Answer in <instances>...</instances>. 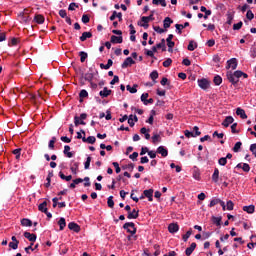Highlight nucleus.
Masks as SVG:
<instances>
[{
	"mask_svg": "<svg viewBox=\"0 0 256 256\" xmlns=\"http://www.w3.org/2000/svg\"><path fill=\"white\" fill-rule=\"evenodd\" d=\"M153 5H161V7H167L165 0H152Z\"/></svg>",
	"mask_w": 256,
	"mask_h": 256,
	"instance_id": "34",
	"label": "nucleus"
},
{
	"mask_svg": "<svg viewBox=\"0 0 256 256\" xmlns=\"http://www.w3.org/2000/svg\"><path fill=\"white\" fill-rule=\"evenodd\" d=\"M242 170L244 171V173H249V171H251V167L249 166V164L243 163Z\"/></svg>",
	"mask_w": 256,
	"mask_h": 256,
	"instance_id": "52",
	"label": "nucleus"
},
{
	"mask_svg": "<svg viewBox=\"0 0 256 256\" xmlns=\"http://www.w3.org/2000/svg\"><path fill=\"white\" fill-rule=\"evenodd\" d=\"M171 63H173V60L168 58L163 62V67H171Z\"/></svg>",
	"mask_w": 256,
	"mask_h": 256,
	"instance_id": "55",
	"label": "nucleus"
},
{
	"mask_svg": "<svg viewBox=\"0 0 256 256\" xmlns=\"http://www.w3.org/2000/svg\"><path fill=\"white\" fill-rule=\"evenodd\" d=\"M38 209H39V211H41L42 213H44L45 209H47V202L44 201V202H42L41 204H39Z\"/></svg>",
	"mask_w": 256,
	"mask_h": 256,
	"instance_id": "48",
	"label": "nucleus"
},
{
	"mask_svg": "<svg viewBox=\"0 0 256 256\" xmlns=\"http://www.w3.org/2000/svg\"><path fill=\"white\" fill-rule=\"evenodd\" d=\"M83 143H89L90 145L95 144V141H97V138L95 136H89L88 138L83 137L82 138Z\"/></svg>",
	"mask_w": 256,
	"mask_h": 256,
	"instance_id": "19",
	"label": "nucleus"
},
{
	"mask_svg": "<svg viewBox=\"0 0 256 256\" xmlns=\"http://www.w3.org/2000/svg\"><path fill=\"white\" fill-rule=\"evenodd\" d=\"M152 143L155 145V144H157V143H161V135H159V134H154L153 136H152Z\"/></svg>",
	"mask_w": 256,
	"mask_h": 256,
	"instance_id": "32",
	"label": "nucleus"
},
{
	"mask_svg": "<svg viewBox=\"0 0 256 256\" xmlns=\"http://www.w3.org/2000/svg\"><path fill=\"white\" fill-rule=\"evenodd\" d=\"M91 165V156H88L86 162L84 163V169H89Z\"/></svg>",
	"mask_w": 256,
	"mask_h": 256,
	"instance_id": "56",
	"label": "nucleus"
},
{
	"mask_svg": "<svg viewBox=\"0 0 256 256\" xmlns=\"http://www.w3.org/2000/svg\"><path fill=\"white\" fill-rule=\"evenodd\" d=\"M150 79H152V81H154L155 83V80L159 79V72H157L156 70L152 71L150 73Z\"/></svg>",
	"mask_w": 256,
	"mask_h": 256,
	"instance_id": "38",
	"label": "nucleus"
},
{
	"mask_svg": "<svg viewBox=\"0 0 256 256\" xmlns=\"http://www.w3.org/2000/svg\"><path fill=\"white\" fill-rule=\"evenodd\" d=\"M93 37V33L91 32H83L82 35L80 36V41H87V39H91Z\"/></svg>",
	"mask_w": 256,
	"mask_h": 256,
	"instance_id": "23",
	"label": "nucleus"
},
{
	"mask_svg": "<svg viewBox=\"0 0 256 256\" xmlns=\"http://www.w3.org/2000/svg\"><path fill=\"white\" fill-rule=\"evenodd\" d=\"M233 121H235L233 116H227L222 122V125L223 127H229V125L233 124Z\"/></svg>",
	"mask_w": 256,
	"mask_h": 256,
	"instance_id": "15",
	"label": "nucleus"
},
{
	"mask_svg": "<svg viewBox=\"0 0 256 256\" xmlns=\"http://www.w3.org/2000/svg\"><path fill=\"white\" fill-rule=\"evenodd\" d=\"M79 57H80L81 63H85V60L87 59L88 54L85 51H81L79 52Z\"/></svg>",
	"mask_w": 256,
	"mask_h": 256,
	"instance_id": "37",
	"label": "nucleus"
},
{
	"mask_svg": "<svg viewBox=\"0 0 256 256\" xmlns=\"http://www.w3.org/2000/svg\"><path fill=\"white\" fill-rule=\"evenodd\" d=\"M172 23H173V20L170 17H166L163 20V27H164V29H169V27H171Z\"/></svg>",
	"mask_w": 256,
	"mask_h": 256,
	"instance_id": "24",
	"label": "nucleus"
},
{
	"mask_svg": "<svg viewBox=\"0 0 256 256\" xmlns=\"http://www.w3.org/2000/svg\"><path fill=\"white\" fill-rule=\"evenodd\" d=\"M90 72H87L84 75V79L85 81H88L89 83H91L93 81V77H95V73H93V69H89Z\"/></svg>",
	"mask_w": 256,
	"mask_h": 256,
	"instance_id": "13",
	"label": "nucleus"
},
{
	"mask_svg": "<svg viewBox=\"0 0 256 256\" xmlns=\"http://www.w3.org/2000/svg\"><path fill=\"white\" fill-rule=\"evenodd\" d=\"M243 211L249 213V215H253L255 213V205L244 206Z\"/></svg>",
	"mask_w": 256,
	"mask_h": 256,
	"instance_id": "22",
	"label": "nucleus"
},
{
	"mask_svg": "<svg viewBox=\"0 0 256 256\" xmlns=\"http://www.w3.org/2000/svg\"><path fill=\"white\" fill-rule=\"evenodd\" d=\"M188 51H195L197 49V43H195L193 40H191L188 44Z\"/></svg>",
	"mask_w": 256,
	"mask_h": 256,
	"instance_id": "35",
	"label": "nucleus"
},
{
	"mask_svg": "<svg viewBox=\"0 0 256 256\" xmlns=\"http://www.w3.org/2000/svg\"><path fill=\"white\" fill-rule=\"evenodd\" d=\"M226 77H227L228 81H229L230 83H232V85H237V83H239V78L235 77V76L233 75V72H231V71H228V72L226 73Z\"/></svg>",
	"mask_w": 256,
	"mask_h": 256,
	"instance_id": "4",
	"label": "nucleus"
},
{
	"mask_svg": "<svg viewBox=\"0 0 256 256\" xmlns=\"http://www.w3.org/2000/svg\"><path fill=\"white\" fill-rule=\"evenodd\" d=\"M58 225L60 227V231H63V229H65V227H67V222L65 221V218H60L58 221Z\"/></svg>",
	"mask_w": 256,
	"mask_h": 256,
	"instance_id": "30",
	"label": "nucleus"
},
{
	"mask_svg": "<svg viewBox=\"0 0 256 256\" xmlns=\"http://www.w3.org/2000/svg\"><path fill=\"white\" fill-rule=\"evenodd\" d=\"M57 141L56 137H52V139L49 141L48 147L49 149L53 150L55 149V142Z\"/></svg>",
	"mask_w": 256,
	"mask_h": 256,
	"instance_id": "42",
	"label": "nucleus"
},
{
	"mask_svg": "<svg viewBox=\"0 0 256 256\" xmlns=\"http://www.w3.org/2000/svg\"><path fill=\"white\" fill-rule=\"evenodd\" d=\"M122 169H129V171H133V169H135V164L130 163L128 165L122 166Z\"/></svg>",
	"mask_w": 256,
	"mask_h": 256,
	"instance_id": "58",
	"label": "nucleus"
},
{
	"mask_svg": "<svg viewBox=\"0 0 256 256\" xmlns=\"http://www.w3.org/2000/svg\"><path fill=\"white\" fill-rule=\"evenodd\" d=\"M213 83L217 86L221 85L223 83V78L221 76L216 75L214 76Z\"/></svg>",
	"mask_w": 256,
	"mask_h": 256,
	"instance_id": "33",
	"label": "nucleus"
},
{
	"mask_svg": "<svg viewBox=\"0 0 256 256\" xmlns=\"http://www.w3.org/2000/svg\"><path fill=\"white\" fill-rule=\"evenodd\" d=\"M219 202H221V199L214 198L210 201L209 207H215V205H219Z\"/></svg>",
	"mask_w": 256,
	"mask_h": 256,
	"instance_id": "44",
	"label": "nucleus"
},
{
	"mask_svg": "<svg viewBox=\"0 0 256 256\" xmlns=\"http://www.w3.org/2000/svg\"><path fill=\"white\" fill-rule=\"evenodd\" d=\"M241 27H243V22H242V21H240V22L234 24V25H233V30H234V31H239V29H241Z\"/></svg>",
	"mask_w": 256,
	"mask_h": 256,
	"instance_id": "53",
	"label": "nucleus"
},
{
	"mask_svg": "<svg viewBox=\"0 0 256 256\" xmlns=\"http://www.w3.org/2000/svg\"><path fill=\"white\" fill-rule=\"evenodd\" d=\"M197 83L200 89H203V91H207V89L211 87V82L207 80V78L198 79Z\"/></svg>",
	"mask_w": 256,
	"mask_h": 256,
	"instance_id": "1",
	"label": "nucleus"
},
{
	"mask_svg": "<svg viewBox=\"0 0 256 256\" xmlns=\"http://www.w3.org/2000/svg\"><path fill=\"white\" fill-rule=\"evenodd\" d=\"M185 27H189V22H185L184 24H176V33H178V35H181V33H183L181 30L185 29Z\"/></svg>",
	"mask_w": 256,
	"mask_h": 256,
	"instance_id": "11",
	"label": "nucleus"
},
{
	"mask_svg": "<svg viewBox=\"0 0 256 256\" xmlns=\"http://www.w3.org/2000/svg\"><path fill=\"white\" fill-rule=\"evenodd\" d=\"M112 91L108 90L107 87H104V89L102 91L99 92L100 97L105 98V97H109V95H111Z\"/></svg>",
	"mask_w": 256,
	"mask_h": 256,
	"instance_id": "26",
	"label": "nucleus"
},
{
	"mask_svg": "<svg viewBox=\"0 0 256 256\" xmlns=\"http://www.w3.org/2000/svg\"><path fill=\"white\" fill-rule=\"evenodd\" d=\"M241 145H243V143L241 142H236L234 147H233V151L234 153H239V151L241 150Z\"/></svg>",
	"mask_w": 256,
	"mask_h": 256,
	"instance_id": "41",
	"label": "nucleus"
},
{
	"mask_svg": "<svg viewBox=\"0 0 256 256\" xmlns=\"http://www.w3.org/2000/svg\"><path fill=\"white\" fill-rule=\"evenodd\" d=\"M71 151V147L69 145L64 146V155H66L69 159H71V157H73V152H69Z\"/></svg>",
	"mask_w": 256,
	"mask_h": 256,
	"instance_id": "28",
	"label": "nucleus"
},
{
	"mask_svg": "<svg viewBox=\"0 0 256 256\" xmlns=\"http://www.w3.org/2000/svg\"><path fill=\"white\" fill-rule=\"evenodd\" d=\"M68 229H70V231H74V233H79V231H81V226L75 222H70L68 224Z\"/></svg>",
	"mask_w": 256,
	"mask_h": 256,
	"instance_id": "6",
	"label": "nucleus"
},
{
	"mask_svg": "<svg viewBox=\"0 0 256 256\" xmlns=\"http://www.w3.org/2000/svg\"><path fill=\"white\" fill-rule=\"evenodd\" d=\"M236 115L241 117V119H247V114L245 113V110L243 108H237Z\"/></svg>",
	"mask_w": 256,
	"mask_h": 256,
	"instance_id": "25",
	"label": "nucleus"
},
{
	"mask_svg": "<svg viewBox=\"0 0 256 256\" xmlns=\"http://www.w3.org/2000/svg\"><path fill=\"white\" fill-rule=\"evenodd\" d=\"M157 49H162V51H167V46H165V39L161 40V43L156 45Z\"/></svg>",
	"mask_w": 256,
	"mask_h": 256,
	"instance_id": "36",
	"label": "nucleus"
},
{
	"mask_svg": "<svg viewBox=\"0 0 256 256\" xmlns=\"http://www.w3.org/2000/svg\"><path fill=\"white\" fill-rule=\"evenodd\" d=\"M107 205H108V207H110V209H113V207H115V202L113 201V196L108 197Z\"/></svg>",
	"mask_w": 256,
	"mask_h": 256,
	"instance_id": "43",
	"label": "nucleus"
},
{
	"mask_svg": "<svg viewBox=\"0 0 256 256\" xmlns=\"http://www.w3.org/2000/svg\"><path fill=\"white\" fill-rule=\"evenodd\" d=\"M250 151L254 154V157H256V143L250 145Z\"/></svg>",
	"mask_w": 256,
	"mask_h": 256,
	"instance_id": "64",
	"label": "nucleus"
},
{
	"mask_svg": "<svg viewBox=\"0 0 256 256\" xmlns=\"http://www.w3.org/2000/svg\"><path fill=\"white\" fill-rule=\"evenodd\" d=\"M246 19H248V21H253V19H255V14H253V11H251V10L247 11Z\"/></svg>",
	"mask_w": 256,
	"mask_h": 256,
	"instance_id": "40",
	"label": "nucleus"
},
{
	"mask_svg": "<svg viewBox=\"0 0 256 256\" xmlns=\"http://www.w3.org/2000/svg\"><path fill=\"white\" fill-rule=\"evenodd\" d=\"M79 169V162L72 161V165L70 167V170L74 175H77V171Z\"/></svg>",
	"mask_w": 256,
	"mask_h": 256,
	"instance_id": "27",
	"label": "nucleus"
},
{
	"mask_svg": "<svg viewBox=\"0 0 256 256\" xmlns=\"http://www.w3.org/2000/svg\"><path fill=\"white\" fill-rule=\"evenodd\" d=\"M232 75H234V77H236V79H241V77H243V71L237 70L235 72H232Z\"/></svg>",
	"mask_w": 256,
	"mask_h": 256,
	"instance_id": "49",
	"label": "nucleus"
},
{
	"mask_svg": "<svg viewBox=\"0 0 256 256\" xmlns=\"http://www.w3.org/2000/svg\"><path fill=\"white\" fill-rule=\"evenodd\" d=\"M9 247H11V249H17V247H19V241L10 242Z\"/></svg>",
	"mask_w": 256,
	"mask_h": 256,
	"instance_id": "62",
	"label": "nucleus"
},
{
	"mask_svg": "<svg viewBox=\"0 0 256 256\" xmlns=\"http://www.w3.org/2000/svg\"><path fill=\"white\" fill-rule=\"evenodd\" d=\"M184 135L185 137H187L188 139L191 138V137H195V133L189 131V130H185L184 131Z\"/></svg>",
	"mask_w": 256,
	"mask_h": 256,
	"instance_id": "59",
	"label": "nucleus"
},
{
	"mask_svg": "<svg viewBox=\"0 0 256 256\" xmlns=\"http://www.w3.org/2000/svg\"><path fill=\"white\" fill-rule=\"evenodd\" d=\"M154 31H156V33H165V29L159 27V26H154L153 27Z\"/></svg>",
	"mask_w": 256,
	"mask_h": 256,
	"instance_id": "61",
	"label": "nucleus"
},
{
	"mask_svg": "<svg viewBox=\"0 0 256 256\" xmlns=\"http://www.w3.org/2000/svg\"><path fill=\"white\" fill-rule=\"evenodd\" d=\"M137 87H139L137 84H134L133 87L131 85H127L126 89L129 91V93H137Z\"/></svg>",
	"mask_w": 256,
	"mask_h": 256,
	"instance_id": "31",
	"label": "nucleus"
},
{
	"mask_svg": "<svg viewBox=\"0 0 256 256\" xmlns=\"http://www.w3.org/2000/svg\"><path fill=\"white\" fill-rule=\"evenodd\" d=\"M143 195L147 197L148 201H153V189L144 190Z\"/></svg>",
	"mask_w": 256,
	"mask_h": 256,
	"instance_id": "18",
	"label": "nucleus"
},
{
	"mask_svg": "<svg viewBox=\"0 0 256 256\" xmlns=\"http://www.w3.org/2000/svg\"><path fill=\"white\" fill-rule=\"evenodd\" d=\"M218 164L221 165V167H225L227 165V158L222 157L218 160Z\"/></svg>",
	"mask_w": 256,
	"mask_h": 256,
	"instance_id": "50",
	"label": "nucleus"
},
{
	"mask_svg": "<svg viewBox=\"0 0 256 256\" xmlns=\"http://www.w3.org/2000/svg\"><path fill=\"white\" fill-rule=\"evenodd\" d=\"M59 15H60V17H62V19H66V17H68V16H67V11L64 10V9H61V10L59 11Z\"/></svg>",
	"mask_w": 256,
	"mask_h": 256,
	"instance_id": "63",
	"label": "nucleus"
},
{
	"mask_svg": "<svg viewBox=\"0 0 256 256\" xmlns=\"http://www.w3.org/2000/svg\"><path fill=\"white\" fill-rule=\"evenodd\" d=\"M212 137H217L218 139H223V137H225V134L219 133V132L215 131V132L212 134Z\"/></svg>",
	"mask_w": 256,
	"mask_h": 256,
	"instance_id": "60",
	"label": "nucleus"
},
{
	"mask_svg": "<svg viewBox=\"0 0 256 256\" xmlns=\"http://www.w3.org/2000/svg\"><path fill=\"white\" fill-rule=\"evenodd\" d=\"M85 119H87V113L80 114V117L79 116H75L74 117L75 127H79V125H86Z\"/></svg>",
	"mask_w": 256,
	"mask_h": 256,
	"instance_id": "2",
	"label": "nucleus"
},
{
	"mask_svg": "<svg viewBox=\"0 0 256 256\" xmlns=\"http://www.w3.org/2000/svg\"><path fill=\"white\" fill-rule=\"evenodd\" d=\"M197 248V243L193 242L190 247L186 248L185 255L190 256L193 254V251Z\"/></svg>",
	"mask_w": 256,
	"mask_h": 256,
	"instance_id": "12",
	"label": "nucleus"
},
{
	"mask_svg": "<svg viewBox=\"0 0 256 256\" xmlns=\"http://www.w3.org/2000/svg\"><path fill=\"white\" fill-rule=\"evenodd\" d=\"M235 207V204L233 203V201L229 200L226 204V209L227 211H233V208Z\"/></svg>",
	"mask_w": 256,
	"mask_h": 256,
	"instance_id": "46",
	"label": "nucleus"
},
{
	"mask_svg": "<svg viewBox=\"0 0 256 256\" xmlns=\"http://www.w3.org/2000/svg\"><path fill=\"white\" fill-rule=\"evenodd\" d=\"M168 231L169 233H177L179 231V225L175 223L169 224Z\"/></svg>",
	"mask_w": 256,
	"mask_h": 256,
	"instance_id": "20",
	"label": "nucleus"
},
{
	"mask_svg": "<svg viewBox=\"0 0 256 256\" xmlns=\"http://www.w3.org/2000/svg\"><path fill=\"white\" fill-rule=\"evenodd\" d=\"M130 65H135V60L131 57H127L124 62L122 63L121 67L122 69H127Z\"/></svg>",
	"mask_w": 256,
	"mask_h": 256,
	"instance_id": "5",
	"label": "nucleus"
},
{
	"mask_svg": "<svg viewBox=\"0 0 256 256\" xmlns=\"http://www.w3.org/2000/svg\"><path fill=\"white\" fill-rule=\"evenodd\" d=\"M213 183H219V168H215L212 174Z\"/></svg>",
	"mask_w": 256,
	"mask_h": 256,
	"instance_id": "21",
	"label": "nucleus"
},
{
	"mask_svg": "<svg viewBox=\"0 0 256 256\" xmlns=\"http://www.w3.org/2000/svg\"><path fill=\"white\" fill-rule=\"evenodd\" d=\"M139 217V210L133 209L128 212L127 219H137Z\"/></svg>",
	"mask_w": 256,
	"mask_h": 256,
	"instance_id": "16",
	"label": "nucleus"
},
{
	"mask_svg": "<svg viewBox=\"0 0 256 256\" xmlns=\"http://www.w3.org/2000/svg\"><path fill=\"white\" fill-rule=\"evenodd\" d=\"M110 43H113V44L123 43V36L112 35L110 39Z\"/></svg>",
	"mask_w": 256,
	"mask_h": 256,
	"instance_id": "17",
	"label": "nucleus"
},
{
	"mask_svg": "<svg viewBox=\"0 0 256 256\" xmlns=\"http://www.w3.org/2000/svg\"><path fill=\"white\" fill-rule=\"evenodd\" d=\"M123 229H125L127 233H130L131 235H135V233H137V228H135V223L133 222H126L123 225Z\"/></svg>",
	"mask_w": 256,
	"mask_h": 256,
	"instance_id": "3",
	"label": "nucleus"
},
{
	"mask_svg": "<svg viewBox=\"0 0 256 256\" xmlns=\"http://www.w3.org/2000/svg\"><path fill=\"white\" fill-rule=\"evenodd\" d=\"M212 221H213L214 225H217V227H220V225H221V217L213 216L212 217Z\"/></svg>",
	"mask_w": 256,
	"mask_h": 256,
	"instance_id": "45",
	"label": "nucleus"
},
{
	"mask_svg": "<svg viewBox=\"0 0 256 256\" xmlns=\"http://www.w3.org/2000/svg\"><path fill=\"white\" fill-rule=\"evenodd\" d=\"M13 155L16 156V159H20L21 158V148H17L15 150H13Z\"/></svg>",
	"mask_w": 256,
	"mask_h": 256,
	"instance_id": "51",
	"label": "nucleus"
},
{
	"mask_svg": "<svg viewBox=\"0 0 256 256\" xmlns=\"http://www.w3.org/2000/svg\"><path fill=\"white\" fill-rule=\"evenodd\" d=\"M227 64V69H232L233 71H235V69H237V58H232L228 60Z\"/></svg>",
	"mask_w": 256,
	"mask_h": 256,
	"instance_id": "7",
	"label": "nucleus"
},
{
	"mask_svg": "<svg viewBox=\"0 0 256 256\" xmlns=\"http://www.w3.org/2000/svg\"><path fill=\"white\" fill-rule=\"evenodd\" d=\"M21 19L24 23H29V21H31V16L29 15V10L25 9L22 16H21Z\"/></svg>",
	"mask_w": 256,
	"mask_h": 256,
	"instance_id": "14",
	"label": "nucleus"
},
{
	"mask_svg": "<svg viewBox=\"0 0 256 256\" xmlns=\"http://www.w3.org/2000/svg\"><path fill=\"white\" fill-rule=\"evenodd\" d=\"M89 21H91V18H89V15L84 14L82 16V23H84L85 25H87V23H89Z\"/></svg>",
	"mask_w": 256,
	"mask_h": 256,
	"instance_id": "54",
	"label": "nucleus"
},
{
	"mask_svg": "<svg viewBox=\"0 0 256 256\" xmlns=\"http://www.w3.org/2000/svg\"><path fill=\"white\" fill-rule=\"evenodd\" d=\"M24 237L26 239H28L29 241H31V243H33V234H31L29 232H24Z\"/></svg>",
	"mask_w": 256,
	"mask_h": 256,
	"instance_id": "57",
	"label": "nucleus"
},
{
	"mask_svg": "<svg viewBox=\"0 0 256 256\" xmlns=\"http://www.w3.org/2000/svg\"><path fill=\"white\" fill-rule=\"evenodd\" d=\"M79 97L80 99H85V97H89V93L87 92V90L83 89L80 91Z\"/></svg>",
	"mask_w": 256,
	"mask_h": 256,
	"instance_id": "47",
	"label": "nucleus"
},
{
	"mask_svg": "<svg viewBox=\"0 0 256 256\" xmlns=\"http://www.w3.org/2000/svg\"><path fill=\"white\" fill-rule=\"evenodd\" d=\"M156 153H159L162 157H167L169 155V150L165 146H159L156 150Z\"/></svg>",
	"mask_w": 256,
	"mask_h": 256,
	"instance_id": "9",
	"label": "nucleus"
},
{
	"mask_svg": "<svg viewBox=\"0 0 256 256\" xmlns=\"http://www.w3.org/2000/svg\"><path fill=\"white\" fill-rule=\"evenodd\" d=\"M33 21L38 25H43L45 23V16L41 14H35Z\"/></svg>",
	"mask_w": 256,
	"mask_h": 256,
	"instance_id": "8",
	"label": "nucleus"
},
{
	"mask_svg": "<svg viewBox=\"0 0 256 256\" xmlns=\"http://www.w3.org/2000/svg\"><path fill=\"white\" fill-rule=\"evenodd\" d=\"M21 225H22V227H32L33 222L27 218H24L21 220Z\"/></svg>",
	"mask_w": 256,
	"mask_h": 256,
	"instance_id": "29",
	"label": "nucleus"
},
{
	"mask_svg": "<svg viewBox=\"0 0 256 256\" xmlns=\"http://www.w3.org/2000/svg\"><path fill=\"white\" fill-rule=\"evenodd\" d=\"M192 233H193V231L190 229V230H188V231L186 232V234H184V235L182 236V239H183V241H184L185 243H187V241H188L189 237H191Z\"/></svg>",
	"mask_w": 256,
	"mask_h": 256,
	"instance_id": "39",
	"label": "nucleus"
},
{
	"mask_svg": "<svg viewBox=\"0 0 256 256\" xmlns=\"http://www.w3.org/2000/svg\"><path fill=\"white\" fill-rule=\"evenodd\" d=\"M141 21L142 23L138 22V25L140 27H144V29H149V21H151L149 18H147V16H143L141 17Z\"/></svg>",
	"mask_w": 256,
	"mask_h": 256,
	"instance_id": "10",
	"label": "nucleus"
}]
</instances>
